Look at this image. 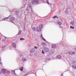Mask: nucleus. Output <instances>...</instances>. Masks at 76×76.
I'll use <instances>...</instances> for the list:
<instances>
[{"instance_id":"36","label":"nucleus","mask_w":76,"mask_h":76,"mask_svg":"<svg viewBox=\"0 0 76 76\" xmlns=\"http://www.w3.org/2000/svg\"><path fill=\"white\" fill-rule=\"evenodd\" d=\"M31 12H32V13H34V12H33V10H32V9H31Z\"/></svg>"},{"instance_id":"49","label":"nucleus","mask_w":76,"mask_h":76,"mask_svg":"<svg viewBox=\"0 0 76 76\" xmlns=\"http://www.w3.org/2000/svg\"><path fill=\"white\" fill-rule=\"evenodd\" d=\"M52 53H54V50H53V51H52Z\"/></svg>"},{"instance_id":"21","label":"nucleus","mask_w":76,"mask_h":76,"mask_svg":"<svg viewBox=\"0 0 76 76\" xmlns=\"http://www.w3.org/2000/svg\"><path fill=\"white\" fill-rule=\"evenodd\" d=\"M32 29H33V30H34V31H35L37 30V29L35 27H33Z\"/></svg>"},{"instance_id":"56","label":"nucleus","mask_w":76,"mask_h":76,"mask_svg":"<svg viewBox=\"0 0 76 76\" xmlns=\"http://www.w3.org/2000/svg\"><path fill=\"white\" fill-rule=\"evenodd\" d=\"M49 60V59H48V60Z\"/></svg>"},{"instance_id":"38","label":"nucleus","mask_w":76,"mask_h":76,"mask_svg":"<svg viewBox=\"0 0 76 76\" xmlns=\"http://www.w3.org/2000/svg\"><path fill=\"white\" fill-rule=\"evenodd\" d=\"M42 39H43V40H44V41H46V40H45V39H44V38Z\"/></svg>"},{"instance_id":"54","label":"nucleus","mask_w":76,"mask_h":76,"mask_svg":"<svg viewBox=\"0 0 76 76\" xmlns=\"http://www.w3.org/2000/svg\"><path fill=\"white\" fill-rule=\"evenodd\" d=\"M5 37V38H7V37Z\"/></svg>"},{"instance_id":"22","label":"nucleus","mask_w":76,"mask_h":76,"mask_svg":"<svg viewBox=\"0 0 76 76\" xmlns=\"http://www.w3.org/2000/svg\"><path fill=\"white\" fill-rule=\"evenodd\" d=\"M23 67H22L21 68H20V70H21V71H23Z\"/></svg>"},{"instance_id":"17","label":"nucleus","mask_w":76,"mask_h":76,"mask_svg":"<svg viewBox=\"0 0 76 76\" xmlns=\"http://www.w3.org/2000/svg\"><path fill=\"white\" fill-rule=\"evenodd\" d=\"M70 9V7L69 6H67L66 8V10H68V9Z\"/></svg>"},{"instance_id":"12","label":"nucleus","mask_w":76,"mask_h":76,"mask_svg":"<svg viewBox=\"0 0 76 76\" xmlns=\"http://www.w3.org/2000/svg\"><path fill=\"white\" fill-rule=\"evenodd\" d=\"M21 61L23 62L25 61H26V58H23L22 59Z\"/></svg>"},{"instance_id":"37","label":"nucleus","mask_w":76,"mask_h":76,"mask_svg":"<svg viewBox=\"0 0 76 76\" xmlns=\"http://www.w3.org/2000/svg\"><path fill=\"white\" fill-rule=\"evenodd\" d=\"M23 31H25V27H24Z\"/></svg>"},{"instance_id":"4","label":"nucleus","mask_w":76,"mask_h":76,"mask_svg":"<svg viewBox=\"0 0 76 76\" xmlns=\"http://www.w3.org/2000/svg\"><path fill=\"white\" fill-rule=\"evenodd\" d=\"M75 53V52H69L68 53V54H69V56H70V55H72V54L74 55Z\"/></svg>"},{"instance_id":"52","label":"nucleus","mask_w":76,"mask_h":76,"mask_svg":"<svg viewBox=\"0 0 76 76\" xmlns=\"http://www.w3.org/2000/svg\"><path fill=\"white\" fill-rule=\"evenodd\" d=\"M10 19H14V18H10Z\"/></svg>"},{"instance_id":"7","label":"nucleus","mask_w":76,"mask_h":76,"mask_svg":"<svg viewBox=\"0 0 76 76\" xmlns=\"http://www.w3.org/2000/svg\"><path fill=\"white\" fill-rule=\"evenodd\" d=\"M57 23L60 26L61 25V24H62V23L59 20H57Z\"/></svg>"},{"instance_id":"39","label":"nucleus","mask_w":76,"mask_h":76,"mask_svg":"<svg viewBox=\"0 0 76 76\" xmlns=\"http://www.w3.org/2000/svg\"><path fill=\"white\" fill-rule=\"evenodd\" d=\"M26 10L28 12V11H29V10H28V8H27V9H26Z\"/></svg>"},{"instance_id":"28","label":"nucleus","mask_w":76,"mask_h":76,"mask_svg":"<svg viewBox=\"0 0 76 76\" xmlns=\"http://www.w3.org/2000/svg\"><path fill=\"white\" fill-rule=\"evenodd\" d=\"M46 1L47 2V3L48 4H50V3H49V1H48V0H47Z\"/></svg>"},{"instance_id":"44","label":"nucleus","mask_w":76,"mask_h":76,"mask_svg":"<svg viewBox=\"0 0 76 76\" xmlns=\"http://www.w3.org/2000/svg\"><path fill=\"white\" fill-rule=\"evenodd\" d=\"M1 58L0 57V61H1Z\"/></svg>"},{"instance_id":"6","label":"nucleus","mask_w":76,"mask_h":76,"mask_svg":"<svg viewBox=\"0 0 76 76\" xmlns=\"http://www.w3.org/2000/svg\"><path fill=\"white\" fill-rule=\"evenodd\" d=\"M12 47H13V48H16V44H15V43H12Z\"/></svg>"},{"instance_id":"27","label":"nucleus","mask_w":76,"mask_h":76,"mask_svg":"<svg viewBox=\"0 0 76 76\" xmlns=\"http://www.w3.org/2000/svg\"><path fill=\"white\" fill-rule=\"evenodd\" d=\"M6 41V39H4L2 40V41H3V42H5Z\"/></svg>"},{"instance_id":"3","label":"nucleus","mask_w":76,"mask_h":76,"mask_svg":"<svg viewBox=\"0 0 76 76\" xmlns=\"http://www.w3.org/2000/svg\"><path fill=\"white\" fill-rule=\"evenodd\" d=\"M32 4H35V3H38V0H32L31 1Z\"/></svg>"},{"instance_id":"13","label":"nucleus","mask_w":76,"mask_h":76,"mask_svg":"<svg viewBox=\"0 0 76 76\" xmlns=\"http://www.w3.org/2000/svg\"><path fill=\"white\" fill-rule=\"evenodd\" d=\"M56 47V45H52L51 47V48L54 49V48H55Z\"/></svg>"},{"instance_id":"48","label":"nucleus","mask_w":76,"mask_h":76,"mask_svg":"<svg viewBox=\"0 0 76 76\" xmlns=\"http://www.w3.org/2000/svg\"><path fill=\"white\" fill-rule=\"evenodd\" d=\"M56 18H57V19L58 18V17H57V16H56Z\"/></svg>"},{"instance_id":"32","label":"nucleus","mask_w":76,"mask_h":76,"mask_svg":"<svg viewBox=\"0 0 76 76\" xmlns=\"http://www.w3.org/2000/svg\"><path fill=\"white\" fill-rule=\"evenodd\" d=\"M2 73H3L2 72V71L0 70V74L1 75V74H2Z\"/></svg>"},{"instance_id":"55","label":"nucleus","mask_w":76,"mask_h":76,"mask_svg":"<svg viewBox=\"0 0 76 76\" xmlns=\"http://www.w3.org/2000/svg\"><path fill=\"white\" fill-rule=\"evenodd\" d=\"M50 4H51V3H50Z\"/></svg>"},{"instance_id":"30","label":"nucleus","mask_w":76,"mask_h":76,"mask_svg":"<svg viewBox=\"0 0 76 76\" xmlns=\"http://www.w3.org/2000/svg\"><path fill=\"white\" fill-rule=\"evenodd\" d=\"M31 50H32V51H33V52H34V51H35V48H33Z\"/></svg>"},{"instance_id":"1","label":"nucleus","mask_w":76,"mask_h":76,"mask_svg":"<svg viewBox=\"0 0 76 76\" xmlns=\"http://www.w3.org/2000/svg\"><path fill=\"white\" fill-rule=\"evenodd\" d=\"M43 26L42 24H41L39 25V27H37V30L38 32H40L41 31V29L42 28Z\"/></svg>"},{"instance_id":"40","label":"nucleus","mask_w":76,"mask_h":76,"mask_svg":"<svg viewBox=\"0 0 76 76\" xmlns=\"http://www.w3.org/2000/svg\"><path fill=\"white\" fill-rule=\"evenodd\" d=\"M41 37L42 38V39H43V37H42V34H41Z\"/></svg>"},{"instance_id":"47","label":"nucleus","mask_w":76,"mask_h":76,"mask_svg":"<svg viewBox=\"0 0 76 76\" xmlns=\"http://www.w3.org/2000/svg\"><path fill=\"white\" fill-rule=\"evenodd\" d=\"M56 18H57V19L58 18V17H57V16H56Z\"/></svg>"},{"instance_id":"11","label":"nucleus","mask_w":76,"mask_h":76,"mask_svg":"<svg viewBox=\"0 0 76 76\" xmlns=\"http://www.w3.org/2000/svg\"><path fill=\"white\" fill-rule=\"evenodd\" d=\"M6 20H7V21H8L9 22H11L14 21V20H15V19H7Z\"/></svg>"},{"instance_id":"24","label":"nucleus","mask_w":76,"mask_h":76,"mask_svg":"<svg viewBox=\"0 0 76 76\" xmlns=\"http://www.w3.org/2000/svg\"><path fill=\"white\" fill-rule=\"evenodd\" d=\"M20 39L21 41H23V40H24L25 39L23 38H20Z\"/></svg>"},{"instance_id":"18","label":"nucleus","mask_w":76,"mask_h":76,"mask_svg":"<svg viewBox=\"0 0 76 76\" xmlns=\"http://www.w3.org/2000/svg\"><path fill=\"white\" fill-rule=\"evenodd\" d=\"M24 54V53H22L20 54V56L21 57H22L23 56Z\"/></svg>"},{"instance_id":"51","label":"nucleus","mask_w":76,"mask_h":76,"mask_svg":"<svg viewBox=\"0 0 76 76\" xmlns=\"http://www.w3.org/2000/svg\"><path fill=\"white\" fill-rule=\"evenodd\" d=\"M2 20H6L5 19H4V20H1V21Z\"/></svg>"},{"instance_id":"33","label":"nucleus","mask_w":76,"mask_h":76,"mask_svg":"<svg viewBox=\"0 0 76 76\" xmlns=\"http://www.w3.org/2000/svg\"><path fill=\"white\" fill-rule=\"evenodd\" d=\"M34 48H35V49H37L38 48H37V47H36V46H34Z\"/></svg>"},{"instance_id":"23","label":"nucleus","mask_w":76,"mask_h":76,"mask_svg":"<svg viewBox=\"0 0 76 76\" xmlns=\"http://www.w3.org/2000/svg\"><path fill=\"white\" fill-rule=\"evenodd\" d=\"M65 12L66 14H67L68 13V12H67V10H66L65 11Z\"/></svg>"},{"instance_id":"46","label":"nucleus","mask_w":76,"mask_h":76,"mask_svg":"<svg viewBox=\"0 0 76 76\" xmlns=\"http://www.w3.org/2000/svg\"><path fill=\"white\" fill-rule=\"evenodd\" d=\"M61 76H63V74H62L61 75Z\"/></svg>"},{"instance_id":"16","label":"nucleus","mask_w":76,"mask_h":76,"mask_svg":"<svg viewBox=\"0 0 76 76\" xmlns=\"http://www.w3.org/2000/svg\"><path fill=\"white\" fill-rule=\"evenodd\" d=\"M74 23H75V21H72L70 22L71 24L72 25Z\"/></svg>"},{"instance_id":"15","label":"nucleus","mask_w":76,"mask_h":76,"mask_svg":"<svg viewBox=\"0 0 76 76\" xmlns=\"http://www.w3.org/2000/svg\"><path fill=\"white\" fill-rule=\"evenodd\" d=\"M72 67L74 69H76V65L74 64L72 66Z\"/></svg>"},{"instance_id":"45","label":"nucleus","mask_w":76,"mask_h":76,"mask_svg":"<svg viewBox=\"0 0 76 76\" xmlns=\"http://www.w3.org/2000/svg\"><path fill=\"white\" fill-rule=\"evenodd\" d=\"M28 75V74H25V76H27V75Z\"/></svg>"},{"instance_id":"35","label":"nucleus","mask_w":76,"mask_h":76,"mask_svg":"<svg viewBox=\"0 0 76 76\" xmlns=\"http://www.w3.org/2000/svg\"><path fill=\"white\" fill-rule=\"evenodd\" d=\"M30 53H34V52L32 51V50H31L30 51Z\"/></svg>"},{"instance_id":"41","label":"nucleus","mask_w":76,"mask_h":76,"mask_svg":"<svg viewBox=\"0 0 76 76\" xmlns=\"http://www.w3.org/2000/svg\"><path fill=\"white\" fill-rule=\"evenodd\" d=\"M31 5V4H29V7H31V5Z\"/></svg>"},{"instance_id":"29","label":"nucleus","mask_w":76,"mask_h":76,"mask_svg":"<svg viewBox=\"0 0 76 76\" xmlns=\"http://www.w3.org/2000/svg\"><path fill=\"white\" fill-rule=\"evenodd\" d=\"M56 17H57V15L54 16L53 17H52V18L53 19H55V18H56Z\"/></svg>"},{"instance_id":"50","label":"nucleus","mask_w":76,"mask_h":76,"mask_svg":"<svg viewBox=\"0 0 76 76\" xmlns=\"http://www.w3.org/2000/svg\"><path fill=\"white\" fill-rule=\"evenodd\" d=\"M60 27L61 28H63V27L61 26H60Z\"/></svg>"},{"instance_id":"31","label":"nucleus","mask_w":76,"mask_h":76,"mask_svg":"<svg viewBox=\"0 0 76 76\" xmlns=\"http://www.w3.org/2000/svg\"><path fill=\"white\" fill-rule=\"evenodd\" d=\"M60 6H62V5H63V4H62V3L60 2V4H59Z\"/></svg>"},{"instance_id":"26","label":"nucleus","mask_w":76,"mask_h":76,"mask_svg":"<svg viewBox=\"0 0 76 76\" xmlns=\"http://www.w3.org/2000/svg\"><path fill=\"white\" fill-rule=\"evenodd\" d=\"M70 28H71V29H75V27H73L72 26H70Z\"/></svg>"},{"instance_id":"42","label":"nucleus","mask_w":76,"mask_h":76,"mask_svg":"<svg viewBox=\"0 0 76 76\" xmlns=\"http://www.w3.org/2000/svg\"><path fill=\"white\" fill-rule=\"evenodd\" d=\"M0 63L1 64V65H2L3 64L1 62H0Z\"/></svg>"},{"instance_id":"53","label":"nucleus","mask_w":76,"mask_h":76,"mask_svg":"<svg viewBox=\"0 0 76 76\" xmlns=\"http://www.w3.org/2000/svg\"><path fill=\"white\" fill-rule=\"evenodd\" d=\"M75 51H76V48H75Z\"/></svg>"},{"instance_id":"9","label":"nucleus","mask_w":76,"mask_h":76,"mask_svg":"<svg viewBox=\"0 0 76 76\" xmlns=\"http://www.w3.org/2000/svg\"><path fill=\"white\" fill-rule=\"evenodd\" d=\"M1 71H2V73H4V74L6 73V70H5V69H2Z\"/></svg>"},{"instance_id":"43","label":"nucleus","mask_w":76,"mask_h":76,"mask_svg":"<svg viewBox=\"0 0 76 76\" xmlns=\"http://www.w3.org/2000/svg\"><path fill=\"white\" fill-rule=\"evenodd\" d=\"M7 72L8 74H9V73H10V72L9 71H8V72Z\"/></svg>"},{"instance_id":"19","label":"nucleus","mask_w":76,"mask_h":76,"mask_svg":"<svg viewBox=\"0 0 76 76\" xmlns=\"http://www.w3.org/2000/svg\"><path fill=\"white\" fill-rule=\"evenodd\" d=\"M10 16H11V15H10L8 17H7V18H3V19H8L9 18H10Z\"/></svg>"},{"instance_id":"14","label":"nucleus","mask_w":76,"mask_h":76,"mask_svg":"<svg viewBox=\"0 0 76 76\" xmlns=\"http://www.w3.org/2000/svg\"><path fill=\"white\" fill-rule=\"evenodd\" d=\"M21 32L22 31H21V30L19 31V32L18 34V35H21Z\"/></svg>"},{"instance_id":"2","label":"nucleus","mask_w":76,"mask_h":76,"mask_svg":"<svg viewBox=\"0 0 76 76\" xmlns=\"http://www.w3.org/2000/svg\"><path fill=\"white\" fill-rule=\"evenodd\" d=\"M42 48L43 49V51L44 52H45V53H48V52L49 49H48V48L46 47L43 46Z\"/></svg>"},{"instance_id":"25","label":"nucleus","mask_w":76,"mask_h":76,"mask_svg":"<svg viewBox=\"0 0 76 76\" xmlns=\"http://www.w3.org/2000/svg\"><path fill=\"white\" fill-rule=\"evenodd\" d=\"M12 73L13 74H15V71H12Z\"/></svg>"},{"instance_id":"10","label":"nucleus","mask_w":76,"mask_h":76,"mask_svg":"<svg viewBox=\"0 0 76 76\" xmlns=\"http://www.w3.org/2000/svg\"><path fill=\"white\" fill-rule=\"evenodd\" d=\"M61 58V56L59 55H58L56 57V58H58V59H59V58L60 59V58Z\"/></svg>"},{"instance_id":"34","label":"nucleus","mask_w":76,"mask_h":76,"mask_svg":"<svg viewBox=\"0 0 76 76\" xmlns=\"http://www.w3.org/2000/svg\"><path fill=\"white\" fill-rule=\"evenodd\" d=\"M42 54H45V53H44V51H43V50H42Z\"/></svg>"},{"instance_id":"8","label":"nucleus","mask_w":76,"mask_h":76,"mask_svg":"<svg viewBox=\"0 0 76 76\" xmlns=\"http://www.w3.org/2000/svg\"><path fill=\"white\" fill-rule=\"evenodd\" d=\"M41 44L43 47H46L47 46V44L45 42H42L41 43Z\"/></svg>"},{"instance_id":"5","label":"nucleus","mask_w":76,"mask_h":76,"mask_svg":"<svg viewBox=\"0 0 76 76\" xmlns=\"http://www.w3.org/2000/svg\"><path fill=\"white\" fill-rule=\"evenodd\" d=\"M19 14V11L17 10L15 11V15L17 16H18V15Z\"/></svg>"},{"instance_id":"20","label":"nucleus","mask_w":76,"mask_h":76,"mask_svg":"<svg viewBox=\"0 0 76 76\" xmlns=\"http://www.w3.org/2000/svg\"><path fill=\"white\" fill-rule=\"evenodd\" d=\"M6 45H4L2 46V48L4 50H5V48H6Z\"/></svg>"}]
</instances>
